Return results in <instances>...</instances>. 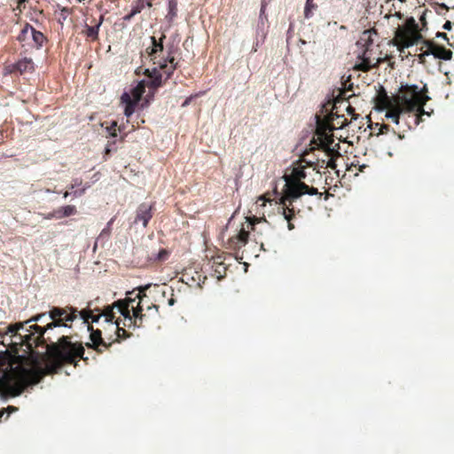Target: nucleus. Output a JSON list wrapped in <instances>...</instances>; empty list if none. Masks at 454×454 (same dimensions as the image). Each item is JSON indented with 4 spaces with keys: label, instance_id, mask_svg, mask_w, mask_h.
I'll return each instance as SVG.
<instances>
[{
    "label": "nucleus",
    "instance_id": "obj_48",
    "mask_svg": "<svg viewBox=\"0 0 454 454\" xmlns=\"http://www.w3.org/2000/svg\"><path fill=\"white\" fill-rule=\"evenodd\" d=\"M110 153V149L106 148V153Z\"/></svg>",
    "mask_w": 454,
    "mask_h": 454
},
{
    "label": "nucleus",
    "instance_id": "obj_45",
    "mask_svg": "<svg viewBox=\"0 0 454 454\" xmlns=\"http://www.w3.org/2000/svg\"><path fill=\"white\" fill-rule=\"evenodd\" d=\"M348 111L349 113H353L355 110H354V108H353L352 106H348Z\"/></svg>",
    "mask_w": 454,
    "mask_h": 454
},
{
    "label": "nucleus",
    "instance_id": "obj_41",
    "mask_svg": "<svg viewBox=\"0 0 454 454\" xmlns=\"http://www.w3.org/2000/svg\"><path fill=\"white\" fill-rule=\"evenodd\" d=\"M425 56H427V54H425V51L419 55V62L420 63L424 62Z\"/></svg>",
    "mask_w": 454,
    "mask_h": 454
},
{
    "label": "nucleus",
    "instance_id": "obj_25",
    "mask_svg": "<svg viewBox=\"0 0 454 454\" xmlns=\"http://www.w3.org/2000/svg\"><path fill=\"white\" fill-rule=\"evenodd\" d=\"M30 35L35 43V45L37 48L42 47L46 39L44 35L42 32L35 30V28L33 27L32 26Z\"/></svg>",
    "mask_w": 454,
    "mask_h": 454
},
{
    "label": "nucleus",
    "instance_id": "obj_19",
    "mask_svg": "<svg viewBox=\"0 0 454 454\" xmlns=\"http://www.w3.org/2000/svg\"><path fill=\"white\" fill-rule=\"evenodd\" d=\"M34 70V62L31 59L24 58L19 60L12 66L11 72L17 71L20 74H24L27 72H32Z\"/></svg>",
    "mask_w": 454,
    "mask_h": 454
},
{
    "label": "nucleus",
    "instance_id": "obj_7",
    "mask_svg": "<svg viewBox=\"0 0 454 454\" xmlns=\"http://www.w3.org/2000/svg\"><path fill=\"white\" fill-rule=\"evenodd\" d=\"M428 89L427 84L419 89L417 85H402L399 89V94L396 95L397 100H402L407 113H416L417 124L421 121V117L424 114H428L425 111L424 106L431 98L427 95Z\"/></svg>",
    "mask_w": 454,
    "mask_h": 454
},
{
    "label": "nucleus",
    "instance_id": "obj_36",
    "mask_svg": "<svg viewBox=\"0 0 454 454\" xmlns=\"http://www.w3.org/2000/svg\"><path fill=\"white\" fill-rule=\"evenodd\" d=\"M117 123L114 121L110 128H108V131L111 137H117V129H116Z\"/></svg>",
    "mask_w": 454,
    "mask_h": 454
},
{
    "label": "nucleus",
    "instance_id": "obj_22",
    "mask_svg": "<svg viewBox=\"0 0 454 454\" xmlns=\"http://www.w3.org/2000/svg\"><path fill=\"white\" fill-rule=\"evenodd\" d=\"M146 6V4H145V0H136L133 4H132V7H131V11L129 13H128L127 15H125L123 17V20L125 21H129L131 20V19L140 13L142 12V10Z\"/></svg>",
    "mask_w": 454,
    "mask_h": 454
},
{
    "label": "nucleus",
    "instance_id": "obj_3",
    "mask_svg": "<svg viewBox=\"0 0 454 454\" xmlns=\"http://www.w3.org/2000/svg\"><path fill=\"white\" fill-rule=\"evenodd\" d=\"M307 176L304 166H298L293 168L292 173L286 176V184L283 188V194L279 199L280 208L285 219L288 223V229L293 230L294 225L292 223V219L294 217V208L293 203L295 200L299 199L301 195L317 194V189L309 187L302 182Z\"/></svg>",
    "mask_w": 454,
    "mask_h": 454
},
{
    "label": "nucleus",
    "instance_id": "obj_10",
    "mask_svg": "<svg viewBox=\"0 0 454 454\" xmlns=\"http://www.w3.org/2000/svg\"><path fill=\"white\" fill-rule=\"evenodd\" d=\"M86 324L88 331L90 332V342H87L85 346L94 349L99 354L108 350L114 344V341L108 340L107 339L109 337H103L102 331L100 329H94L90 324V321Z\"/></svg>",
    "mask_w": 454,
    "mask_h": 454
},
{
    "label": "nucleus",
    "instance_id": "obj_11",
    "mask_svg": "<svg viewBox=\"0 0 454 454\" xmlns=\"http://www.w3.org/2000/svg\"><path fill=\"white\" fill-rule=\"evenodd\" d=\"M259 219L256 217L247 218V228L242 224L240 230L237 234L233 235L228 239V248L233 251H238L243 247L248 241L249 228L254 230V226Z\"/></svg>",
    "mask_w": 454,
    "mask_h": 454
},
{
    "label": "nucleus",
    "instance_id": "obj_4",
    "mask_svg": "<svg viewBox=\"0 0 454 454\" xmlns=\"http://www.w3.org/2000/svg\"><path fill=\"white\" fill-rule=\"evenodd\" d=\"M135 302V299H131L130 296H128L124 300H119L113 303L112 306H106L105 309L100 311L98 308H92V302L90 301L86 309H82L79 312L81 318H82L83 323H88L89 320H91L92 323H98L99 319L104 317L105 323L110 324V326H114V323L113 320L115 317V313L114 311V309L121 313V315L124 317V326L130 327L133 325V318L130 315V303Z\"/></svg>",
    "mask_w": 454,
    "mask_h": 454
},
{
    "label": "nucleus",
    "instance_id": "obj_27",
    "mask_svg": "<svg viewBox=\"0 0 454 454\" xmlns=\"http://www.w3.org/2000/svg\"><path fill=\"white\" fill-rule=\"evenodd\" d=\"M30 32L31 25H29L28 23L25 24V26L20 30L19 35L17 36V40L21 43L25 42L29 36H31Z\"/></svg>",
    "mask_w": 454,
    "mask_h": 454
},
{
    "label": "nucleus",
    "instance_id": "obj_24",
    "mask_svg": "<svg viewBox=\"0 0 454 454\" xmlns=\"http://www.w3.org/2000/svg\"><path fill=\"white\" fill-rule=\"evenodd\" d=\"M380 60L378 59V61L374 65H371L370 59L367 58H363L362 62L359 64H356L355 66V69L362 72H368L373 67H377L380 64Z\"/></svg>",
    "mask_w": 454,
    "mask_h": 454
},
{
    "label": "nucleus",
    "instance_id": "obj_1",
    "mask_svg": "<svg viewBox=\"0 0 454 454\" xmlns=\"http://www.w3.org/2000/svg\"><path fill=\"white\" fill-rule=\"evenodd\" d=\"M80 311L76 308L53 307L49 311L51 322L45 326L36 325L46 317L41 313L24 321L11 324L7 326L6 334H10V346L13 352L18 353L22 347L28 355L31 368L17 366L11 371L0 374V398L8 399L20 395L30 385L39 383L46 375L57 373L65 364L78 365L84 356V347L82 342L71 340V337L61 335L57 341H52L44 333L56 327H67Z\"/></svg>",
    "mask_w": 454,
    "mask_h": 454
},
{
    "label": "nucleus",
    "instance_id": "obj_6",
    "mask_svg": "<svg viewBox=\"0 0 454 454\" xmlns=\"http://www.w3.org/2000/svg\"><path fill=\"white\" fill-rule=\"evenodd\" d=\"M336 127L333 123H330L328 121L318 120L317 122V129L315 137L311 143L315 146L324 148L325 155L327 156V160H322L323 163L326 162V167H330L334 169L336 168V159L340 156L339 153L340 145L334 143L333 131Z\"/></svg>",
    "mask_w": 454,
    "mask_h": 454
},
{
    "label": "nucleus",
    "instance_id": "obj_2",
    "mask_svg": "<svg viewBox=\"0 0 454 454\" xmlns=\"http://www.w3.org/2000/svg\"><path fill=\"white\" fill-rule=\"evenodd\" d=\"M165 38V35H162L160 40L157 41L154 36H152V47L146 50L153 64L157 66L152 70L145 69V74L151 79L150 86L153 90L162 85L163 74L166 75L165 80H168L179 67V63L175 58L176 53L179 50L177 45L174 43L168 44L166 55L160 56L164 51L163 40Z\"/></svg>",
    "mask_w": 454,
    "mask_h": 454
},
{
    "label": "nucleus",
    "instance_id": "obj_43",
    "mask_svg": "<svg viewBox=\"0 0 454 454\" xmlns=\"http://www.w3.org/2000/svg\"><path fill=\"white\" fill-rule=\"evenodd\" d=\"M153 0H145L146 6L151 8L153 6Z\"/></svg>",
    "mask_w": 454,
    "mask_h": 454
},
{
    "label": "nucleus",
    "instance_id": "obj_16",
    "mask_svg": "<svg viewBox=\"0 0 454 454\" xmlns=\"http://www.w3.org/2000/svg\"><path fill=\"white\" fill-rule=\"evenodd\" d=\"M77 213L76 207L74 205H67L64 207H60L54 210V212L50 213L45 218L51 219L53 217L57 219H61L63 217H68L74 215Z\"/></svg>",
    "mask_w": 454,
    "mask_h": 454
},
{
    "label": "nucleus",
    "instance_id": "obj_51",
    "mask_svg": "<svg viewBox=\"0 0 454 454\" xmlns=\"http://www.w3.org/2000/svg\"><path fill=\"white\" fill-rule=\"evenodd\" d=\"M263 9H264V5L262 4V9H261V11L262 12V11H263Z\"/></svg>",
    "mask_w": 454,
    "mask_h": 454
},
{
    "label": "nucleus",
    "instance_id": "obj_42",
    "mask_svg": "<svg viewBox=\"0 0 454 454\" xmlns=\"http://www.w3.org/2000/svg\"><path fill=\"white\" fill-rule=\"evenodd\" d=\"M103 21H104V16H103V15H101V16H100V18H99L98 22V23H95V25H98V28H99V27H100V26L102 25Z\"/></svg>",
    "mask_w": 454,
    "mask_h": 454
},
{
    "label": "nucleus",
    "instance_id": "obj_9",
    "mask_svg": "<svg viewBox=\"0 0 454 454\" xmlns=\"http://www.w3.org/2000/svg\"><path fill=\"white\" fill-rule=\"evenodd\" d=\"M148 288V286H140L138 288V293L136 294L135 301L137 299L138 301L136 306L133 305L134 302L130 303L131 310L133 312V315L131 316L133 318V325L140 326L143 319L145 317H146V314H143V311L145 309V306L146 308V311L150 312L151 310H154L155 314H158L159 312V306L153 304L150 302L147 295L145 294V290Z\"/></svg>",
    "mask_w": 454,
    "mask_h": 454
},
{
    "label": "nucleus",
    "instance_id": "obj_34",
    "mask_svg": "<svg viewBox=\"0 0 454 454\" xmlns=\"http://www.w3.org/2000/svg\"><path fill=\"white\" fill-rule=\"evenodd\" d=\"M420 41L427 47L426 51H434V49L437 45V43H435L434 42H433L431 40H427V39L422 38V40H420Z\"/></svg>",
    "mask_w": 454,
    "mask_h": 454
},
{
    "label": "nucleus",
    "instance_id": "obj_46",
    "mask_svg": "<svg viewBox=\"0 0 454 454\" xmlns=\"http://www.w3.org/2000/svg\"><path fill=\"white\" fill-rule=\"evenodd\" d=\"M168 304H169V305H173V304H174V299H172V298H171V299H169V300H168Z\"/></svg>",
    "mask_w": 454,
    "mask_h": 454
},
{
    "label": "nucleus",
    "instance_id": "obj_15",
    "mask_svg": "<svg viewBox=\"0 0 454 454\" xmlns=\"http://www.w3.org/2000/svg\"><path fill=\"white\" fill-rule=\"evenodd\" d=\"M395 104L386 108L387 110V114H386V117L387 119H391L395 123L398 124L399 119H400V114L403 112H407V111L404 108L403 101L396 99V95L395 96Z\"/></svg>",
    "mask_w": 454,
    "mask_h": 454
},
{
    "label": "nucleus",
    "instance_id": "obj_13",
    "mask_svg": "<svg viewBox=\"0 0 454 454\" xmlns=\"http://www.w3.org/2000/svg\"><path fill=\"white\" fill-rule=\"evenodd\" d=\"M90 187V184L89 183H85L83 184L82 178H74L70 185L68 186V190L64 192L63 197L67 198L71 193H73L74 197H81L86 192V190L89 189Z\"/></svg>",
    "mask_w": 454,
    "mask_h": 454
},
{
    "label": "nucleus",
    "instance_id": "obj_38",
    "mask_svg": "<svg viewBox=\"0 0 454 454\" xmlns=\"http://www.w3.org/2000/svg\"><path fill=\"white\" fill-rule=\"evenodd\" d=\"M435 36L437 38H442L443 39L444 41H446L448 43V44L451 45V43H450V40H449V37L447 35L446 33H443V32H437Z\"/></svg>",
    "mask_w": 454,
    "mask_h": 454
},
{
    "label": "nucleus",
    "instance_id": "obj_20",
    "mask_svg": "<svg viewBox=\"0 0 454 454\" xmlns=\"http://www.w3.org/2000/svg\"><path fill=\"white\" fill-rule=\"evenodd\" d=\"M111 327L114 329V334L116 335V337L113 338V336L110 335L109 338L107 339L108 340L114 341V342H119L121 340H124V339L129 337V334L125 330V328L120 326L119 320H116L114 322V326H111Z\"/></svg>",
    "mask_w": 454,
    "mask_h": 454
},
{
    "label": "nucleus",
    "instance_id": "obj_52",
    "mask_svg": "<svg viewBox=\"0 0 454 454\" xmlns=\"http://www.w3.org/2000/svg\"><path fill=\"white\" fill-rule=\"evenodd\" d=\"M0 338H1V339H2V338H4V335H3V334H1V333H0Z\"/></svg>",
    "mask_w": 454,
    "mask_h": 454
},
{
    "label": "nucleus",
    "instance_id": "obj_40",
    "mask_svg": "<svg viewBox=\"0 0 454 454\" xmlns=\"http://www.w3.org/2000/svg\"><path fill=\"white\" fill-rule=\"evenodd\" d=\"M442 28L445 30H450L452 28V23L450 20H447L443 26Z\"/></svg>",
    "mask_w": 454,
    "mask_h": 454
},
{
    "label": "nucleus",
    "instance_id": "obj_26",
    "mask_svg": "<svg viewBox=\"0 0 454 454\" xmlns=\"http://www.w3.org/2000/svg\"><path fill=\"white\" fill-rule=\"evenodd\" d=\"M213 276H215L218 280L223 278L226 275L227 267L225 263H221L218 265H212Z\"/></svg>",
    "mask_w": 454,
    "mask_h": 454
},
{
    "label": "nucleus",
    "instance_id": "obj_32",
    "mask_svg": "<svg viewBox=\"0 0 454 454\" xmlns=\"http://www.w3.org/2000/svg\"><path fill=\"white\" fill-rule=\"evenodd\" d=\"M114 218H112V219L107 223L106 227V228H104V229L102 230V231L100 232L98 239H102V238H104V237H109V236H110V234H111V230H112L111 226H112V224H113V223H114Z\"/></svg>",
    "mask_w": 454,
    "mask_h": 454
},
{
    "label": "nucleus",
    "instance_id": "obj_29",
    "mask_svg": "<svg viewBox=\"0 0 454 454\" xmlns=\"http://www.w3.org/2000/svg\"><path fill=\"white\" fill-rule=\"evenodd\" d=\"M313 148L317 149L319 153L323 154L322 157L317 155V166L324 168H331L330 167H326V162L323 163L322 161V160H327V156L325 155L324 148H320L319 146H315Z\"/></svg>",
    "mask_w": 454,
    "mask_h": 454
},
{
    "label": "nucleus",
    "instance_id": "obj_28",
    "mask_svg": "<svg viewBox=\"0 0 454 454\" xmlns=\"http://www.w3.org/2000/svg\"><path fill=\"white\" fill-rule=\"evenodd\" d=\"M317 5L314 4V0H307L304 8V16L309 19L312 16L313 10L317 9Z\"/></svg>",
    "mask_w": 454,
    "mask_h": 454
},
{
    "label": "nucleus",
    "instance_id": "obj_5",
    "mask_svg": "<svg viewBox=\"0 0 454 454\" xmlns=\"http://www.w3.org/2000/svg\"><path fill=\"white\" fill-rule=\"evenodd\" d=\"M135 302V299H131L130 296H128L124 300H119L113 303L112 306H106L105 309L100 311L98 308H92V302L90 301L86 309H82L79 312L81 318H82L83 323H88L89 320H91L92 323H98L99 319L104 317L105 323L110 324V326H114V323L113 320L115 317V313L114 311V309L121 313V315L124 317V326L130 327L133 325V318L130 315V303Z\"/></svg>",
    "mask_w": 454,
    "mask_h": 454
},
{
    "label": "nucleus",
    "instance_id": "obj_12",
    "mask_svg": "<svg viewBox=\"0 0 454 454\" xmlns=\"http://www.w3.org/2000/svg\"><path fill=\"white\" fill-rule=\"evenodd\" d=\"M154 212V204L148 203H141L136 211V216L134 219V223L137 224L138 223H142L143 226L145 228L148 225L149 221L152 219Z\"/></svg>",
    "mask_w": 454,
    "mask_h": 454
},
{
    "label": "nucleus",
    "instance_id": "obj_30",
    "mask_svg": "<svg viewBox=\"0 0 454 454\" xmlns=\"http://www.w3.org/2000/svg\"><path fill=\"white\" fill-rule=\"evenodd\" d=\"M168 16L170 19H173L176 16L177 12V3L176 0H168Z\"/></svg>",
    "mask_w": 454,
    "mask_h": 454
},
{
    "label": "nucleus",
    "instance_id": "obj_33",
    "mask_svg": "<svg viewBox=\"0 0 454 454\" xmlns=\"http://www.w3.org/2000/svg\"><path fill=\"white\" fill-rule=\"evenodd\" d=\"M169 252L167 249H160L156 256V260L158 261H165L168 258Z\"/></svg>",
    "mask_w": 454,
    "mask_h": 454
},
{
    "label": "nucleus",
    "instance_id": "obj_21",
    "mask_svg": "<svg viewBox=\"0 0 454 454\" xmlns=\"http://www.w3.org/2000/svg\"><path fill=\"white\" fill-rule=\"evenodd\" d=\"M150 82H146L145 80L139 82L136 87H134L130 91L131 99L140 101L142 98V96L144 95L145 91V87L148 85L151 89H153L150 86Z\"/></svg>",
    "mask_w": 454,
    "mask_h": 454
},
{
    "label": "nucleus",
    "instance_id": "obj_18",
    "mask_svg": "<svg viewBox=\"0 0 454 454\" xmlns=\"http://www.w3.org/2000/svg\"><path fill=\"white\" fill-rule=\"evenodd\" d=\"M425 54L433 55L435 59L442 60H450L452 59L453 52L446 49L444 46L436 45L434 51H425Z\"/></svg>",
    "mask_w": 454,
    "mask_h": 454
},
{
    "label": "nucleus",
    "instance_id": "obj_31",
    "mask_svg": "<svg viewBox=\"0 0 454 454\" xmlns=\"http://www.w3.org/2000/svg\"><path fill=\"white\" fill-rule=\"evenodd\" d=\"M331 118H332L333 121H336V123H333L336 128H337V126H338V128H343L348 124V121L343 115H337L336 118L334 119L333 117V114H332Z\"/></svg>",
    "mask_w": 454,
    "mask_h": 454
},
{
    "label": "nucleus",
    "instance_id": "obj_35",
    "mask_svg": "<svg viewBox=\"0 0 454 454\" xmlns=\"http://www.w3.org/2000/svg\"><path fill=\"white\" fill-rule=\"evenodd\" d=\"M221 263H224V258L223 255L218 254V255L213 257L212 265H218Z\"/></svg>",
    "mask_w": 454,
    "mask_h": 454
},
{
    "label": "nucleus",
    "instance_id": "obj_17",
    "mask_svg": "<svg viewBox=\"0 0 454 454\" xmlns=\"http://www.w3.org/2000/svg\"><path fill=\"white\" fill-rule=\"evenodd\" d=\"M121 102L125 105L124 114L129 118L136 110L137 104V100L131 99V96L129 92H124L121 97Z\"/></svg>",
    "mask_w": 454,
    "mask_h": 454
},
{
    "label": "nucleus",
    "instance_id": "obj_8",
    "mask_svg": "<svg viewBox=\"0 0 454 454\" xmlns=\"http://www.w3.org/2000/svg\"><path fill=\"white\" fill-rule=\"evenodd\" d=\"M420 40H422V35L419 25L413 17H410L405 20L404 26L395 30L393 43L399 51H403L418 43Z\"/></svg>",
    "mask_w": 454,
    "mask_h": 454
},
{
    "label": "nucleus",
    "instance_id": "obj_14",
    "mask_svg": "<svg viewBox=\"0 0 454 454\" xmlns=\"http://www.w3.org/2000/svg\"><path fill=\"white\" fill-rule=\"evenodd\" d=\"M374 102L375 107L378 110H385L386 108L395 104V96L389 97L382 86L378 90L377 96L374 98Z\"/></svg>",
    "mask_w": 454,
    "mask_h": 454
},
{
    "label": "nucleus",
    "instance_id": "obj_49",
    "mask_svg": "<svg viewBox=\"0 0 454 454\" xmlns=\"http://www.w3.org/2000/svg\"><path fill=\"white\" fill-rule=\"evenodd\" d=\"M135 293V291L129 292L128 294L131 295Z\"/></svg>",
    "mask_w": 454,
    "mask_h": 454
},
{
    "label": "nucleus",
    "instance_id": "obj_53",
    "mask_svg": "<svg viewBox=\"0 0 454 454\" xmlns=\"http://www.w3.org/2000/svg\"><path fill=\"white\" fill-rule=\"evenodd\" d=\"M0 342L4 343V340H0Z\"/></svg>",
    "mask_w": 454,
    "mask_h": 454
},
{
    "label": "nucleus",
    "instance_id": "obj_44",
    "mask_svg": "<svg viewBox=\"0 0 454 454\" xmlns=\"http://www.w3.org/2000/svg\"><path fill=\"white\" fill-rule=\"evenodd\" d=\"M438 6L445 11L449 10V7L445 4H438Z\"/></svg>",
    "mask_w": 454,
    "mask_h": 454
},
{
    "label": "nucleus",
    "instance_id": "obj_50",
    "mask_svg": "<svg viewBox=\"0 0 454 454\" xmlns=\"http://www.w3.org/2000/svg\"><path fill=\"white\" fill-rule=\"evenodd\" d=\"M401 3H406L407 0H399Z\"/></svg>",
    "mask_w": 454,
    "mask_h": 454
},
{
    "label": "nucleus",
    "instance_id": "obj_47",
    "mask_svg": "<svg viewBox=\"0 0 454 454\" xmlns=\"http://www.w3.org/2000/svg\"><path fill=\"white\" fill-rule=\"evenodd\" d=\"M420 20H421V21L426 23V20H425L424 16H422Z\"/></svg>",
    "mask_w": 454,
    "mask_h": 454
},
{
    "label": "nucleus",
    "instance_id": "obj_37",
    "mask_svg": "<svg viewBox=\"0 0 454 454\" xmlns=\"http://www.w3.org/2000/svg\"><path fill=\"white\" fill-rule=\"evenodd\" d=\"M27 2V0H18L17 6L15 10H18L20 12L25 9V4Z\"/></svg>",
    "mask_w": 454,
    "mask_h": 454
},
{
    "label": "nucleus",
    "instance_id": "obj_23",
    "mask_svg": "<svg viewBox=\"0 0 454 454\" xmlns=\"http://www.w3.org/2000/svg\"><path fill=\"white\" fill-rule=\"evenodd\" d=\"M98 25L95 24L93 26H89L86 24L84 26V29L82 30V34L87 37L88 40L91 42L98 40Z\"/></svg>",
    "mask_w": 454,
    "mask_h": 454
},
{
    "label": "nucleus",
    "instance_id": "obj_39",
    "mask_svg": "<svg viewBox=\"0 0 454 454\" xmlns=\"http://www.w3.org/2000/svg\"><path fill=\"white\" fill-rule=\"evenodd\" d=\"M4 412L7 411L9 414L18 411V408L15 406L9 405L6 409H4Z\"/></svg>",
    "mask_w": 454,
    "mask_h": 454
}]
</instances>
